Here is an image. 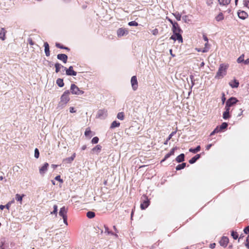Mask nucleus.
<instances>
[{
    "instance_id": "8fccbe9b",
    "label": "nucleus",
    "mask_w": 249,
    "mask_h": 249,
    "mask_svg": "<svg viewBox=\"0 0 249 249\" xmlns=\"http://www.w3.org/2000/svg\"><path fill=\"white\" fill-rule=\"evenodd\" d=\"M152 34H153V35L156 36V35H158V33H159V31H158V30L157 29L155 28V29H154V30H153L152 31Z\"/></svg>"
},
{
    "instance_id": "a18cd8bd",
    "label": "nucleus",
    "mask_w": 249,
    "mask_h": 249,
    "mask_svg": "<svg viewBox=\"0 0 249 249\" xmlns=\"http://www.w3.org/2000/svg\"><path fill=\"white\" fill-rule=\"evenodd\" d=\"M39 156V152L37 148H36L35 150V157L36 159L38 158Z\"/></svg>"
},
{
    "instance_id": "bb28decb",
    "label": "nucleus",
    "mask_w": 249,
    "mask_h": 249,
    "mask_svg": "<svg viewBox=\"0 0 249 249\" xmlns=\"http://www.w3.org/2000/svg\"><path fill=\"white\" fill-rule=\"evenodd\" d=\"M186 163L185 162L182 163L181 164L178 165L176 167V169L177 170H180L181 169H182L186 167Z\"/></svg>"
},
{
    "instance_id": "c756f323",
    "label": "nucleus",
    "mask_w": 249,
    "mask_h": 249,
    "mask_svg": "<svg viewBox=\"0 0 249 249\" xmlns=\"http://www.w3.org/2000/svg\"><path fill=\"white\" fill-rule=\"evenodd\" d=\"M224 18L223 15L222 13H219L216 17L215 19L217 21H220Z\"/></svg>"
},
{
    "instance_id": "4d7b16f0",
    "label": "nucleus",
    "mask_w": 249,
    "mask_h": 249,
    "mask_svg": "<svg viewBox=\"0 0 249 249\" xmlns=\"http://www.w3.org/2000/svg\"><path fill=\"white\" fill-rule=\"evenodd\" d=\"M203 39L206 41L207 42L205 43V46H207V43H208V39L207 38V37L205 36V35H203Z\"/></svg>"
},
{
    "instance_id": "a878e982",
    "label": "nucleus",
    "mask_w": 249,
    "mask_h": 249,
    "mask_svg": "<svg viewBox=\"0 0 249 249\" xmlns=\"http://www.w3.org/2000/svg\"><path fill=\"white\" fill-rule=\"evenodd\" d=\"M102 146L100 145H97L95 147L92 149L93 152L99 153L101 150Z\"/></svg>"
},
{
    "instance_id": "6e6d98bb",
    "label": "nucleus",
    "mask_w": 249,
    "mask_h": 249,
    "mask_svg": "<svg viewBox=\"0 0 249 249\" xmlns=\"http://www.w3.org/2000/svg\"><path fill=\"white\" fill-rule=\"evenodd\" d=\"M55 179L56 180H58V181H60L61 182H62L63 181L62 179H61L60 176L59 175L57 176L56 177H55Z\"/></svg>"
},
{
    "instance_id": "b1692460",
    "label": "nucleus",
    "mask_w": 249,
    "mask_h": 249,
    "mask_svg": "<svg viewBox=\"0 0 249 249\" xmlns=\"http://www.w3.org/2000/svg\"><path fill=\"white\" fill-rule=\"evenodd\" d=\"M201 147L200 145H198L196 148H190L189 149V151L190 152H192L193 153H196L199 151L200 150Z\"/></svg>"
},
{
    "instance_id": "cd10ccee",
    "label": "nucleus",
    "mask_w": 249,
    "mask_h": 249,
    "mask_svg": "<svg viewBox=\"0 0 249 249\" xmlns=\"http://www.w3.org/2000/svg\"><path fill=\"white\" fill-rule=\"evenodd\" d=\"M120 125V123L116 121H113L110 125V128H114L117 127L119 126Z\"/></svg>"
},
{
    "instance_id": "69168bd1",
    "label": "nucleus",
    "mask_w": 249,
    "mask_h": 249,
    "mask_svg": "<svg viewBox=\"0 0 249 249\" xmlns=\"http://www.w3.org/2000/svg\"><path fill=\"white\" fill-rule=\"evenodd\" d=\"M221 130H220V128L218 127V126L216 127L214 129V132L215 133H218L219 131H220Z\"/></svg>"
},
{
    "instance_id": "603ef678",
    "label": "nucleus",
    "mask_w": 249,
    "mask_h": 249,
    "mask_svg": "<svg viewBox=\"0 0 249 249\" xmlns=\"http://www.w3.org/2000/svg\"><path fill=\"white\" fill-rule=\"evenodd\" d=\"M206 3L208 6H211L213 3V0H207Z\"/></svg>"
},
{
    "instance_id": "e433bc0d",
    "label": "nucleus",
    "mask_w": 249,
    "mask_h": 249,
    "mask_svg": "<svg viewBox=\"0 0 249 249\" xmlns=\"http://www.w3.org/2000/svg\"><path fill=\"white\" fill-rule=\"evenodd\" d=\"M228 123H223L221 125H220L219 126V128H220V130H222L223 129H226L227 128V127H228Z\"/></svg>"
},
{
    "instance_id": "58836bf2",
    "label": "nucleus",
    "mask_w": 249,
    "mask_h": 249,
    "mask_svg": "<svg viewBox=\"0 0 249 249\" xmlns=\"http://www.w3.org/2000/svg\"><path fill=\"white\" fill-rule=\"evenodd\" d=\"M244 54H242L237 60V62L238 63H242V62H244Z\"/></svg>"
},
{
    "instance_id": "3c124183",
    "label": "nucleus",
    "mask_w": 249,
    "mask_h": 249,
    "mask_svg": "<svg viewBox=\"0 0 249 249\" xmlns=\"http://www.w3.org/2000/svg\"><path fill=\"white\" fill-rule=\"evenodd\" d=\"M171 155L168 153V154H167L165 157H164V158L161 161V162H163L164 161H165L166 159H167L168 158H169Z\"/></svg>"
},
{
    "instance_id": "39448f33",
    "label": "nucleus",
    "mask_w": 249,
    "mask_h": 249,
    "mask_svg": "<svg viewBox=\"0 0 249 249\" xmlns=\"http://www.w3.org/2000/svg\"><path fill=\"white\" fill-rule=\"evenodd\" d=\"M142 199V200L140 207L142 210H144L149 205L150 201L145 196H143Z\"/></svg>"
},
{
    "instance_id": "7ed1b4c3",
    "label": "nucleus",
    "mask_w": 249,
    "mask_h": 249,
    "mask_svg": "<svg viewBox=\"0 0 249 249\" xmlns=\"http://www.w3.org/2000/svg\"><path fill=\"white\" fill-rule=\"evenodd\" d=\"M228 66L224 64H222L220 65L218 70L217 72L216 75L215 77V78H222L224 75L226 74L227 69Z\"/></svg>"
},
{
    "instance_id": "5fc2aeb1",
    "label": "nucleus",
    "mask_w": 249,
    "mask_h": 249,
    "mask_svg": "<svg viewBox=\"0 0 249 249\" xmlns=\"http://www.w3.org/2000/svg\"><path fill=\"white\" fill-rule=\"evenodd\" d=\"M244 231L246 234L249 233V226L244 229Z\"/></svg>"
},
{
    "instance_id": "72a5a7b5",
    "label": "nucleus",
    "mask_w": 249,
    "mask_h": 249,
    "mask_svg": "<svg viewBox=\"0 0 249 249\" xmlns=\"http://www.w3.org/2000/svg\"><path fill=\"white\" fill-rule=\"evenodd\" d=\"M173 15L176 18V19L178 21L181 20V15L178 12H176L173 14Z\"/></svg>"
},
{
    "instance_id": "c9c22d12",
    "label": "nucleus",
    "mask_w": 249,
    "mask_h": 249,
    "mask_svg": "<svg viewBox=\"0 0 249 249\" xmlns=\"http://www.w3.org/2000/svg\"><path fill=\"white\" fill-rule=\"evenodd\" d=\"M117 117L119 120H123L124 119V113L122 112H119L117 114Z\"/></svg>"
},
{
    "instance_id": "dca6fc26",
    "label": "nucleus",
    "mask_w": 249,
    "mask_h": 249,
    "mask_svg": "<svg viewBox=\"0 0 249 249\" xmlns=\"http://www.w3.org/2000/svg\"><path fill=\"white\" fill-rule=\"evenodd\" d=\"M238 16L240 18L245 19L248 17V15L245 11H242L238 12Z\"/></svg>"
},
{
    "instance_id": "de8ad7c7",
    "label": "nucleus",
    "mask_w": 249,
    "mask_h": 249,
    "mask_svg": "<svg viewBox=\"0 0 249 249\" xmlns=\"http://www.w3.org/2000/svg\"><path fill=\"white\" fill-rule=\"evenodd\" d=\"M14 202V200H13L10 202H9L6 205L5 207L6 209H9L11 205Z\"/></svg>"
},
{
    "instance_id": "37998d69",
    "label": "nucleus",
    "mask_w": 249,
    "mask_h": 249,
    "mask_svg": "<svg viewBox=\"0 0 249 249\" xmlns=\"http://www.w3.org/2000/svg\"><path fill=\"white\" fill-rule=\"evenodd\" d=\"M182 20L185 22V23H188L189 21H190V19H189V17L188 16H184L182 17Z\"/></svg>"
},
{
    "instance_id": "1a4fd4ad",
    "label": "nucleus",
    "mask_w": 249,
    "mask_h": 249,
    "mask_svg": "<svg viewBox=\"0 0 249 249\" xmlns=\"http://www.w3.org/2000/svg\"><path fill=\"white\" fill-rule=\"evenodd\" d=\"M238 102V100L235 97H231L229 98L226 103V105L229 107H231L235 104Z\"/></svg>"
},
{
    "instance_id": "052dcab7",
    "label": "nucleus",
    "mask_w": 249,
    "mask_h": 249,
    "mask_svg": "<svg viewBox=\"0 0 249 249\" xmlns=\"http://www.w3.org/2000/svg\"><path fill=\"white\" fill-rule=\"evenodd\" d=\"M63 219V221H64V223L66 224V225H68V223H67V216H65V217H62Z\"/></svg>"
},
{
    "instance_id": "423d86ee",
    "label": "nucleus",
    "mask_w": 249,
    "mask_h": 249,
    "mask_svg": "<svg viewBox=\"0 0 249 249\" xmlns=\"http://www.w3.org/2000/svg\"><path fill=\"white\" fill-rule=\"evenodd\" d=\"M64 70L66 71V73L67 75L76 76L77 72L73 71V67L70 66L68 69L64 67Z\"/></svg>"
},
{
    "instance_id": "f257e3e1",
    "label": "nucleus",
    "mask_w": 249,
    "mask_h": 249,
    "mask_svg": "<svg viewBox=\"0 0 249 249\" xmlns=\"http://www.w3.org/2000/svg\"><path fill=\"white\" fill-rule=\"evenodd\" d=\"M172 31L173 34L177 36V40L182 43L183 42V38L181 35V32H182V31L177 22L173 24L172 26Z\"/></svg>"
},
{
    "instance_id": "aec40b11",
    "label": "nucleus",
    "mask_w": 249,
    "mask_h": 249,
    "mask_svg": "<svg viewBox=\"0 0 249 249\" xmlns=\"http://www.w3.org/2000/svg\"><path fill=\"white\" fill-rule=\"evenodd\" d=\"M184 154H181L176 158V160L178 162H181L184 160Z\"/></svg>"
},
{
    "instance_id": "7c9ffc66",
    "label": "nucleus",
    "mask_w": 249,
    "mask_h": 249,
    "mask_svg": "<svg viewBox=\"0 0 249 249\" xmlns=\"http://www.w3.org/2000/svg\"><path fill=\"white\" fill-rule=\"evenodd\" d=\"M95 215V213L92 211H89L87 213V216L89 218H92Z\"/></svg>"
},
{
    "instance_id": "6ab92c4d",
    "label": "nucleus",
    "mask_w": 249,
    "mask_h": 249,
    "mask_svg": "<svg viewBox=\"0 0 249 249\" xmlns=\"http://www.w3.org/2000/svg\"><path fill=\"white\" fill-rule=\"evenodd\" d=\"M229 84L232 88H236L239 86V83L237 80L234 79L233 81L230 82Z\"/></svg>"
},
{
    "instance_id": "f03ea898",
    "label": "nucleus",
    "mask_w": 249,
    "mask_h": 249,
    "mask_svg": "<svg viewBox=\"0 0 249 249\" xmlns=\"http://www.w3.org/2000/svg\"><path fill=\"white\" fill-rule=\"evenodd\" d=\"M70 93V92L69 90L65 91L63 94L62 95L60 98V101L59 103V107L60 106H64L69 101L70 98L69 95Z\"/></svg>"
},
{
    "instance_id": "9d476101",
    "label": "nucleus",
    "mask_w": 249,
    "mask_h": 249,
    "mask_svg": "<svg viewBox=\"0 0 249 249\" xmlns=\"http://www.w3.org/2000/svg\"><path fill=\"white\" fill-rule=\"evenodd\" d=\"M107 116V110L106 109H100L98 111L97 117L100 118H105Z\"/></svg>"
},
{
    "instance_id": "412c9836",
    "label": "nucleus",
    "mask_w": 249,
    "mask_h": 249,
    "mask_svg": "<svg viewBox=\"0 0 249 249\" xmlns=\"http://www.w3.org/2000/svg\"><path fill=\"white\" fill-rule=\"evenodd\" d=\"M104 227H105V231H104L105 233H106L107 234H110V235H114L116 237L118 236L117 234H115L112 231H110L109 230V229H108V228L107 227L105 226Z\"/></svg>"
},
{
    "instance_id": "9b49d317",
    "label": "nucleus",
    "mask_w": 249,
    "mask_h": 249,
    "mask_svg": "<svg viewBox=\"0 0 249 249\" xmlns=\"http://www.w3.org/2000/svg\"><path fill=\"white\" fill-rule=\"evenodd\" d=\"M228 243H229V238L226 236L222 237L221 239L219 241L220 245L224 248L227 247Z\"/></svg>"
},
{
    "instance_id": "a211bd4d",
    "label": "nucleus",
    "mask_w": 249,
    "mask_h": 249,
    "mask_svg": "<svg viewBox=\"0 0 249 249\" xmlns=\"http://www.w3.org/2000/svg\"><path fill=\"white\" fill-rule=\"evenodd\" d=\"M200 158V154H197L194 157H193L192 159H191L189 162L190 164H193L195 163L197 160H198Z\"/></svg>"
},
{
    "instance_id": "13d9d810",
    "label": "nucleus",
    "mask_w": 249,
    "mask_h": 249,
    "mask_svg": "<svg viewBox=\"0 0 249 249\" xmlns=\"http://www.w3.org/2000/svg\"><path fill=\"white\" fill-rule=\"evenodd\" d=\"M70 112L71 113H75L76 112V110L73 107H70Z\"/></svg>"
},
{
    "instance_id": "20e7f679",
    "label": "nucleus",
    "mask_w": 249,
    "mask_h": 249,
    "mask_svg": "<svg viewBox=\"0 0 249 249\" xmlns=\"http://www.w3.org/2000/svg\"><path fill=\"white\" fill-rule=\"evenodd\" d=\"M70 90L72 94L82 95L84 93V91L80 90L78 87L74 84L71 85Z\"/></svg>"
},
{
    "instance_id": "ea45409f",
    "label": "nucleus",
    "mask_w": 249,
    "mask_h": 249,
    "mask_svg": "<svg viewBox=\"0 0 249 249\" xmlns=\"http://www.w3.org/2000/svg\"><path fill=\"white\" fill-rule=\"evenodd\" d=\"M53 207V211L51 212V214H55L56 216L57 214V206L56 205H54Z\"/></svg>"
},
{
    "instance_id": "e2e57ef3",
    "label": "nucleus",
    "mask_w": 249,
    "mask_h": 249,
    "mask_svg": "<svg viewBox=\"0 0 249 249\" xmlns=\"http://www.w3.org/2000/svg\"><path fill=\"white\" fill-rule=\"evenodd\" d=\"M166 19L170 22V23L172 25V26L173 25V24L174 23H177L176 22H174L171 19L167 17L166 18Z\"/></svg>"
},
{
    "instance_id": "bf43d9fd",
    "label": "nucleus",
    "mask_w": 249,
    "mask_h": 249,
    "mask_svg": "<svg viewBox=\"0 0 249 249\" xmlns=\"http://www.w3.org/2000/svg\"><path fill=\"white\" fill-rule=\"evenodd\" d=\"M190 78L192 82V87L194 85V76L193 75H191L190 76Z\"/></svg>"
},
{
    "instance_id": "4be33fe9",
    "label": "nucleus",
    "mask_w": 249,
    "mask_h": 249,
    "mask_svg": "<svg viewBox=\"0 0 249 249\" xmlns=\"http://www.w3.org/2000/svg\"><path fill=\"white\" fill-rule=\"evenodd\" d=\"M5 33L6 31L5 30L4 28H2L0 32V39H1L2 40L5 39Z\"/></svg>"
},
{
    "instance_id": "774afa93",
    "label": "nucleus",
    "mask_w": 249,
    "mask_h": 249,
    "mask_svg": "<svg viewBox=\"0 0 249 249\" xmlns=\"http://www.w3.org/2000/svg\"><path fill=\"white\" fill-rule=\"evenodd\" d=\"M244 63L245 64V65H248L249 64V58L248 59H247V60H244Z\"/></svg>"
},
{
    "instance_id": "f704fd0d",
    "label": "nucleus",
    "mask_w": 249,
    "mask_h": 249,
    "mask_svg": "<svg viewBox=\"0 0 249 249\" xmlns=\"http://www.w3.org/2000/svg\"><path fill=\"white\" fill-rule=\"evenodd\" d=\"M176 133V131H173L168 136V138L166 140V141L164 142V144H167L168 143V141L170 140L172 137Z\"/></svg>"
},
{
    "instance_id": "6e6552de",
    "label": "nucleus",
    "mask_w": 249,
    "mask_h": 249,
    "mask_svg": "<svg viewBox=\"0 0 249 249\" xmlns=\"http://www.w3.org/2000/svg\"><path fill=\"white\" fill-rule=\"evenodd\" d=\"M131 84L133 89L136 90L138 88V81L136 76H133L131 77Z\"/></svg>"
},
{
    "instance_id": "473e14b6",
    "label": "nucleus",
    "mask_w": 249,
    "mask_h": 249,
    "mask_svg": "<svg viewBox=\"0 0 249 249\" xmlns=\"http://www.w3.org/2000/svg\"><path fill=\"white\" fill-rule=\"evenodd\" d=\"M55 46H56V47H57L58 48L65 49V50H70V49L69 48H68L67 47H65V46L62 45L61 44H60L59 43H56Z\"/></svg>"
},
{
    "instance_id": "f3484780",
    "label": "nucleus",
    "mask_w": 249,
    "mask_h": 249,
    "mask_svg": "<svg viewBox=\"0 0 249 249\" xmlns=\"http://www.w3.org/2000/svg\"><path fill=\"white\" fill-rule=\"evenodd\" d=\"M44 46L45 47V53L47 56H49L50 55L49 45V44L46 42L44 43Z\"/></svg>"
},
{
    "instance_id": "c85d7f7f",
    "label": "nucleus",
    "mask_w": 249,
    "mask_h": 249,
    "mask_svg": "<svg viewBox=\"0 0 249 249\" xmlns=\"http://www.w3.org/2000/svg\"><path fill=\"white\" fill-rule=\"evenodd\" d=\"M56 84L59 87H63L64 85L63 80L61 78H58L56 80Z\"/></svg>"
},
{
    "instance_id": "5701e85b",
    "label": "nucleus",
    "mask_w": 249,
    "mask_h": 249,
    "mask_svg": "<svg viewBox=\"0 0 249 249\" xmlns=\"http://www.w3.org/2000/svg\"><path fill=\"white\" fill-rule=\"evenodd\" d=\"M231 0H218L220 5H227L231 2Z\"/></svg>"
},
{
    "instance_id": "393cba45",
    "label": "nucleus",
    "mask_w": 249,
    "mask_h": 249,
    "mask_svg": "<svg viewBox=\"0 0 249 249\" xmlns=\"http://www.w3.org/2000/svg\"><path fill=\"white\" fill-rule=\"evenodd\" d=\"M54 66L55 68V72L56 73L60 71V69L61 68L64 69V67L58 63H55Z\"/></svg>"
},
{
    "instance_id": "79ce46f5",
    "label": "nucleus",
    "mask_w": 249,
    "mask_h": 249,
    "mask_svg": "<svg viewBox=\"0 0 249 249\" xmlns=\"http://www.w3.org/2000/svg\"><path fill=\"white\" fill-rule=\"evenodd\" d=\"M231 235L234 239H237L238 237V234L236 232L232 231Z\"/></svg>"
},
{
    "instance_id": "4c0bfd02",
    "label": "nucleus",
    "mask_w": 249,
    "mask_h": 249,
    "mask_svg": "<svg viewBox=\"0 0 249 249\" xmlns=\"http://www.w3.org/2000/svg\"><path fill=\"white\" fill-rule=\"evenodd\" d=\"M230 117V113L228 112L224 111L223 114V118L225 120H227Z\"/></svg>"
},
{
    "instance_id": "c03bdc74",
    "label": "nucleus",
    "mask_w": 249,
    "mask_h": 249,
    "mask_svg": "<svg viewBox=\"0 0 249 249\" xmlns=\"http://www.w3.org/2000/svg\"><path fill=\"white\" fill-rule=\"evenodd\" d=\"M99 141V138L97 137H94L91 140V142L93 144L97 143Z\"/></svg>"
},
{
    "instance_id": "49530a36",
    "label": "nucleus",
    "mask_w": 249,
    "mask_h": 249,
    "mask_svg": "<svg viewBox=\"0 0 249 249\" xmlns=\"http://www.w3.org/2000/svg\"><path fill=\"white\" fill-rule=\"evenodd\" d=\"M128 25L129 26H137L138 25V22H136L135 21H130L128 23Z\"/></svg>"
},
{
    "instance_id": "0eeeda50",
    "label": "nucleus",
    "mask_w": 249,
    "mask_h": 249,
    "mask_svg": "<svg viewBox=\"0 0 249 249\" xmlns=\"http://www.w3.org/2000/svg\"><path fill=\"white\" fill-rule=\"evenodd\" d=\"M128 34V30L125 28H121L117 30V35L119 37L126 36Z\"/></svg>"
},
{
    "instance_id": "a19ab883",
    "label": "nucleus",
    "mask_w": 249,
    "mask_h": 249,
    "mask_svg": "<svg viewBox=\"0 0 249 249\" xmlns=\"http://www.w3.org/2000/svg\"><path fill=\"white\" fill-rule=\"evenodd\" d=\"M24 196V195H22V196H20L19 195V194H17L16 195V199L18 201H20L21 202L22 200V197L23 196Z\"/></svg>"
},
{
    "instance_id": "f8f14e48",
    "label": "nucleus",
    "mask_w": 249,
    "mask_h": 249,
    "mask_svg": "<svg viewBox=\"0 0 249 249\" xmlns=\"http://www.w3.org/2000/svg\"><path fill=\"white\" fill-rule=\"evenodd\" d=\"M48 166L49 164L47 162H45L44 165L40 168L39 173L42 175H44L47 171Z\"/></svg>"
},
{
    "instance_id": "0e129e2a",
    "label": "nucleus",
    "mask_w": 249,
    "mask_h": 249,
    "mask_svg": "<svg viewBox=\"0 0 249 249\" xmlns=\"http://www.w3.org/2000/svg\"><path fill=\"white\" fill-rule=\"evenodd\" d=\"M230 107L227 106V105H226L225 112H228V113H230Z\"/></svg>"
},
{
    "instance_id": "2eb2a0df",
    "label": "nucleus",
    "mask_w": 249,
    "mask_h": 249,
    "mask_svg": "<svg viewBox=\"0 0 249 249\" xmlns=\"http://www.w3.org/2000/svg\"><path fill=\"white\" fill-rule=\"evenodd\" d=\"M75 157V153H74L71 157L64 159L63 162L65 163H71Z\"/></svg>"
},
{
    "instance_id": "338daca9",
    "label": "nucleus",
    "mask_w": 249,
    "mask_h": 249,
    "mask_svg": "<svg viewBox=\"0 0 249 249\" xmlns=\"http://www.w3.org/2000/svg\"><path fill=\"white\" fill-rule=\"evenodd\" d=\"M28 42H29V43L31 45H33L34 44V42L33 41V40L31 39H28Z\"/></svg>"
},
{
    "instance_id": "ddd939ff",
    "label": "nucleus",
    "mask_w": 249,
    "mask_h": 249,
    "mask_svg": "<svg viewBox=\"0 0 249 249\" xmlns=\"http://www.w3.org/2000/svg\"><path fill=\"white\" fill-rule=\"evenodd\" d=\"M57 59L62 61L64 63H66L67 62L68 56L65 54H63V53L58 54L57 55Z\"/></svg>"
},
{
    "instance_id": "680f3d73",
    "label": "nucleus",
    "mask_w": 249,
    "mask_h": 249,
    "mask_svg": "<svg viewBox=\"0 0 249 249\" xmlns=\"http://www.w3.org/2000/svg\"><path fill=\"white\" fill-rule=\"evenodd\" d=\"M170 39L175 41V40H177V36H176V35H175V34H174L170 37Z\"/></svg>"
},
{
    "instance_id": "09e8293b",
    "label": "nucleus",
    "mask_w": 249,
    "mask_h": 249,
    "mask_svg": "<svg viewBox=\"0 0 249 249\" xmlns=\"http://www.w3.org/2000/svg\"><path fill=\"white\" fill-rule=\"evenodd\" d=\"M243 2L245 6L249 8V0H244Z\"/></svg>"
},
{
    "instance_id": "864d4df0",
    "label": "nucleus",
    "mask_w": 249,
    "mask_h": 249,
    "mask_svg": "<svg viewBox=\"0 0 249 249\" xmlns=\"http://www.w3.org/2000/svg\"><path fill=\"white\" fill-rule=\"evenodd\" d=\"M176 149H177V147H175L173 148L171 150L170 152L169 153L171 155H174V152H175V150Z\"/></svg>"
},
{
    "instance_id": "4468645a",
    "label": "nucleus",
    "mask_w": 249,
    "mask_h": 249,
    "mask_svg": "<svg viewBox=\"0 0 249 249\" xmlns=\"http://www.w3.org/2000/svg\"><path fill=\"white\" fill-rule=\"evenodd\" d=\"M67 210L68 209L66 207H62L59 211V215L62 217L67 216Z\"/></svg>"
},
{
    "instance_id": "2f4dec72",
    "label": "nucleus",
    "mask_w": 249,
    "mask_h": 249,
    "mask_svg": "<svg viewBox=\"0 0 249 249\" xmlns=\"http://www.w3.org/2000/svg\"><path fill=\"white\" fill-rule=\"evenodd\" d=\"M91 133V131L90 130V128H87L86 129V131L85 132V135L86 137H88L89 138H90L91 137V136H90Z\"/></svg>"
}]
</instances>
